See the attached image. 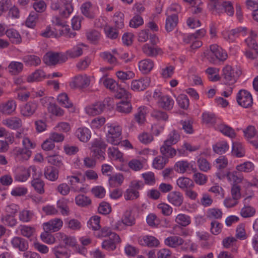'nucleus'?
I'll return each mask as SVG.
<instances>
[{"label":"nucleus","instance_id":"obj_1","mask_svg":"<svg viewBox=\"0 0 258 258\" xmlns=\"http://www.w3.org/2000/svg\"><path fill=\"white\" fill-rule=\"evenodd\" d=\"M208 7L209 11L214 15H220L224 12L229 16L234 14L232 3L226 0H208Z\"/></svg>","mask_w":258,"mask_h":258},{"label":"nucleus","instance_id":"obj_2","mask_svg":"<svg viewBox=\"0 0 258 258\" xmlns=\"http://www.w3.org/2000/svg\"><path fill=\"white\" fill-rule=\"evenodd\" d=\"M204 55L212 63H216L218 60L224 61L227 57L226 52L216 44L210 45V49L205 51Z\"/></svg>","mask_w":258,"mask_h":258},{"label":"nucleus","instance_id":"obj_3","mask_svg":"<svg viewBox=\"0 0 258 258\" xmlns=\"http://www.w3.org/2000/svg\"><path fill=\"white\" fill-rule=\"evenodd\" d=\"M112 99L107 98L103 102L98 101L88 105L85 108L86 113L90 116H95L101 114L104 110L105 105H111Z\"/></svg>","mask_w":258,"mask_h":258},{"label":"nucleus","instance_id":"obj_4","mask_svg":"<svg viewBox=\"0 0 258 258\" xmlns=\"http://www.w3.org/2000/svg\"><path fill=\"white\" fill-rule=\"evenodd\" d=\"M106 146V144L101 139H95L91 143L90 147L92 156L100 160H104L105 159L104 155Z\"/></svg>","mask_w":258,"mask_h":258},{"label":"nucleus","instance_id":"obj_5","mask_svg":"<svg viewBox=\"0 0 258 258\" xmlns=\"http://www.w3.org/2000/svg\"><path fill=\"white\" fill-rule=\"evenodd\" d=\"M222 77L225 84L229 85L234 84L241 74L240 71H235L230 66L227 65L223 69Z\"/></svg>","mask_w":258,"mask_h":258},{"label":"nucleus","instance_id":"obj_6","mask_svg":"<svg viewBox=\"0 0 258 258\" xmlns=\"http://www.w3.org/2000/svg\"><path fill=\"white\" fill-rule=\"evenodd\" d=\"M121 128L120 126H110L106 135L107 141L114 145H119L121 141Z\"/></svg>","mask_w":258,"mask_h":258},{"label":"nucleus","instance_id":"obj_7","mask_svg":"<svg viewBox=\"0 0 258 258\" xmlns=\"http://www.w3.org/2000/svg\"><path fill=\"white\" fill-rule=\"evenodd\" d=\"M68 59L66 55L62 53L48 52L44 56L45 63L49 65H55L57 63L65 62Z\"/></svg>","mask_w":258,"mask_h":258},{"label":"nucleus","instance_id":"obj_8","mask_svg":"<svg viewBox=\"0 0 258 258\" xmlns=\"http://www.w3.org/2000/svg\"><path fill=\"white\" fill-rule=\"evenodd\" d=\"M237 102L239 105L244 108H248L252 104L251 95L245 90H240L237 94Z\"/></svg>","mask_w":258,"mask_h":258},{"label":"nucleus","instance_id":"obj_9","mask_svg":"<svg viewBox=\"0 0 258 258\" xmlns=\"http://www.w3.org/2000/svg\"><path fill=\"white\" fill-rule=\"evenodd\" d=\"M214 165L217 169L216 174L217 177L220 179H224L226 176V172L223 170L228 165V160L224 156H221L215 161Z\"/></svg>","mask_w":258,"mask_h":258},{"label":"nucleus","instance_id":"obj_10","mask_svg":"<svg viewBox=\"0 0 258 258\" xmlns=\"http://www.w3.org/2000/svg\"><path fill=\"white\" fill-rule=\"evenodd\" d=\"M81 173L76 174L73 175H68L67 176L68 184L71 189V191L74 192H84L85 188L83 187H79L77 184L81 182L80 176Z\"/></svg>","mask_w":258,"mask_h":258},{"label":"nucleus","instance_id":"obj_11","mask_svg":"<svg viewBox=\"0 0 258 258\" xmlns=\"http://www.w3.org/2000/svg\"><path fill=\"white\" fill-rule=\"evenodd\" d=\"M150 78L147 77L139 80H134L132 82L131 87L134 91H142L150 85Z\"/></svg>","mask_w":258,"mask_h":258},{"label":"nucleus","instance_id":"obj_12","mask_svg":"<svg viewBox=\"0 0 258 258\" xmlns=\"http://www.w3.org/2000/svg\"><path fill=\"white\" fill-rule=\"evenodd\" d=\"M38 106V104L36 102L29 101L21 107V114L25 117H31L36 112Z\"/></svg>","mask_w":258,"mask_h":258},{"label":"nucleus","instance_id":"obj_13","mask_svg":"<svg viewBox=\"0 0 258 258\" xmlns=\"http://www.w3.org/2000/svg\"><path fill=\"white\" fill-rule=\"evenodd\" d=\"M120 242V238L117 234H112L108 239L102 243V247L107 250H113L116 248V244Z\"/></svg>","mask_w":258,"mask_h":258},{"label":"nucleus","instance_id":"obj_14","mask_svg":"<svg viewBox=\"0 0 258 258\" xmlns=\"http://www.w3.org/2000/svg\"><path fill=\"white\" fill-rule=\"evenodd\" d=\"M52 252L55 258H70L71 250L62 244H58L52 248Z\"/></svg>","mask_w":258,"mask_h":258},{"label":"nucleus","instance_id":"obj_15","mask_svg":"<svg viewBox=\"0 0 258 258\" xmlns=\"http://www.w3.org/2000/svg\"><path fill=\"white\" fill-rule=\"evenodd\" d=\"M63 222L59 218H55L43 224V228L47 232H54L58 231L62 226Z\"/></svg>","mask_w":258,"mask_h":258},{"label":"nucleus","instance_id":"obj_16","mask_svg":"<svg viewBox=\"0 0 258 258\" xmlns=\"http://www.w3.org/2000/svg\"><path fill=\"white\" fill-rule=\"evenodd\" d=\"M16 102L13 100H10L0 104V112L5 115H11L16 110Z\"/></svg>","mask_w":258,"mask_h":258},{"label":"nucleus","instance_id":"obj_17","mask_svg":"<svg viewBox=\"0 0 258 258\" xmlns=\"http://www.w3.org/2000/svg\"><path fill=\"white\" fill-rule=\"evenodd\" d=\"M183 199V195L178 191H171L167 196L168 201L172 205L177 207L182 205Z\"/></svg>","mask_w":258,"mask_h":258},{"label":"nucleus","instance_id":"obj_18","mask_svg":"<svg viewBox=\"0 0 258 258\" xmlns=\"http://www.w3.org/2000/svg\"><path fill=\"white\" fill-rule=\"evenodd\" d=\"M2 123L9 128L17 130L22 126V121L20 118L17 116L10 117L2 121Z\"/></svg>","mask_w":258,"mask_h":258},{"label":"nucleus","instance_id":"obj_19","mask_svg":"<svg viewBox=\"0 0 258 258\" xmlns=\"http://www.w3.org/2000/svg\"><path fill=\"white\" fill-rule=\"evenodd\" d=\"M139 243L149 247H157L159 244V241L155 237L151 235H145L139 238Z\"/></svg>","mask_w":258,"mask_h":258},{"label":"nucleus","instance_id":"obj_20","mask_svg":"<svg viewBox=\"0 0 258 258\" xmlns=\"http://www.w3.org/2000/svg\"><path fill=\"white\" fill-rule=\"evenodd\" d=\"M11 243L14 248L18 249L21 251H25L28 248L27 241L20 237L15 236L13 237L11 241Z\"/></svg>","mask_w":258,"mask_h":258},{"label":"nucleus","instance_id":"obj_21","mask_svg":"<svg viewBox=\"0 0 258 258\" xmlns=\"http://www.w3.org/2000/svg\"><path fill=\"white\" fill-rule=\"evenodd\" d=\"M75 135L81 142L86 143L90 139L91 133L88 128L82 127L76 130Z\"/></svg>","mask_w":258,"mask_h":258},{"label":"nucleus","instance_id":"obj_22","mask_svg":"<svg viewBox=\"0 0 258 258\" xmlns=\"http://www.w3.org/2000/svg\"><path fill=\"white\" fill-rule=\"evenodd\" d=\"M178 186L182 190L185 191L188 188H192L195 186L194 181L186 177H180L176 181Z\"/></svg>","mask_w":258,"mask_h":258},{"label":"nucleus","instance_id":"obj_23","mask_svg":"<svg viewBox=\"0 0 258 258\" xmlns=\"http://www.w3.org/2000/svg\"><path fill=\"white\" fill-rule=\"evenodd\" d=\"M23 63L19 61H12L9 63L7 69L8 72L11 75L15 76L21 73L23 70Z\"/></svg>","mask_w":258,"mask_h":258},{"label":"nucleus","instance_id":"obj_24","mask_svg":"<svg viewBox=\"0 0 258 258\" xmlns=\"http://www.w3.org/2000/svg\"><path fill=\"white\" fill-rule=\"evenodd\" d=\"M45 177L51 181H56L59 175L58 170L52 166L46 167L44 171Z\"/></svg>","mask_w":258,"mask_h":258},{"label":"nucleus","instance_id":"obj_25","mask_svg":"<svg viewBox=\"0 0 258 258\" xmlns=\"http://www.w3.org/2000/svg\"><path fill=\"white\" fill-rule=\"evenodd\" d=\"M154 65L153 61L149 58L141 60L138 64L140 71L144 74L150 72L153 69Z\"/></svg>","mask_w":258,"mask_h":258},{"label":"nucleus","instance_id":"obj_26","mask_svg":"<svg viewBox=\"0 0 258 258\" xmlns=\"http://www.w3.org/2000/svg\"><path fill=\"white\" fill-rule=\"evenodd\" d=\"M184 240L179 236H171L167 237L164 240V243L167 246L175 248L183 244Z\"/></svg>","mask_w":258,"mask_h":258},{"label":"nucleus","instance_id":"obj_27","mask_svg":"<svg viewBox=\"0 0 258 258\" xmlns=\"http://www.w3.org/2000/svg\"><path fill=\"white\" fill-rule=\"evenodd\" d=\"M160 152L165 158H173L176 154V151L172 147V145H169L165 143L160 147Z\"/></svg>","mask_w":258,"mask_h":258},{"label":"nucleus","instance_id":"obj_28","mask_svg":"<svg viewBox=\"0 0 258 258\" xmlns=\"http://www.w3.org/2000/svg\"><path fill=\"white\" fill-rule=\"evenodd\" d=\"M178 20V16L176 14L168 16L166 20V30L168 32L172 31L177 26Z\"/></svg>","mask_w":258,"mask_h":258},{"label":"nucleus","instance_id":"obj_29","mask_svg":"<svg viewBox=\"0 0 258 258\" xmlns=\"http://www.w3.org/2000/svg\"><path fill=\"white\" fill-rule=\"evenodd\" d=\"M30 177L29 168L20 167L15 175V179L20 182H25Z\"/></svg>","mask_w":258,"mask_h":258},{"label":"nucleus","instance_id":"obj_30","mask_svg":"<svg viewBox=\"0 0 258 258\" xmlns=\"http://www.w3.org/2000/svg\"><path fill=\"white\" fill-rule=\"evenodd\" d=\"M174 101L169 96H162L158 101L159 106L165 110H170L173 108Z\"/></svg>","mask_w":258,"mask_h":258},{"label":"nucleus","instance_id":"obj_31","mask_svg":"<svg viewBox=\"0 0 258 258\" xmlns=\"http://www.w3.org/2000/svg\"><path fill=\"white\" fill-rule=\"evenodd\" d=\"M58 1L64 8V10L61 12V15L65 18L68 17L73 11V0H58Z\"/></svg>","mask_w":258,"mask_h":258},{"label":"nucleus","instance_id":"obj_32","mask_svg":"<svg viewBox=\"0 0 258 258\" xmlns=\"http://www.w3.org/2000/svg\"><path fill=\"white\" fill-rule=\"evenodd\" d=\"M57 101L59 104L62 106L71 109V112H74L75 108L74 107L73 104L69 99L67 94L62 93L59 95L57 97Z\"/></svg>","mask_w":258,"mask_h":258},{"label":"nucleus","instance_id":"obj_33","mask_svg":"<svg viewBox=\"0 0 258 258\" xmlns=\"http://www.w3.org/2000/svg\"><path fill=\"white\" fill-rule=\"evenodd\" d=\"M225 174V177H227L228 180L232 182L233 184L237 185L238 183H240L243 179L242 175L237 171H228L226 172Z\"/></svg>","mask_w":258,"mask_h":258},{"label":"nucleus","instance_id":"obj_34","mask_svg":"<svg viewBox=\"0 0 258 258\" xmlns=\"http://www.w3.org/2000/svg\"><path fill=\"white\" fill-rule=\"evenodd\" d=\"M5 33L12 43L17 44L21 42L22 38L21 35L16 30L10 29L7 30Z\"/></svg>","mask_w":258,"mask_h":258},{"label":"nucleus","instance_id":"obj_35","mask_svg":"<svg viewBox=\"0 0 258 258\" xmlns=\"http://www.w3.org/2000/svg\"><path fill=\"white\" fill-rule=\"evenodd\" d=\"M74 82L77 87L86 88L89 85L90 80L86 75H80L75 78Z\"/></svg>","mask_w":258,"mask_h":258},{"label":"nucleus","instance_id":"obj_36","mask_svg":"<svg viewBox=\"0 0 258 258\" xmlns=\"http://www.w3.org/2000/svg\"><path fill=\"white\" fill-rule=\"evenodd\" d=\"M142 50L146 55L150 57L156 56L161 52L160 48L150 46L149 44H144L142 47Z\"/></svg>","mask_w":258,"mask_h":258},{"label":"nucleus","instance_id":"obj_37","mask_svg":"<svg viewBox=\"0 0 258 258\" xmlns=\"http://www.w3.org/2000/svg\"><path fill=\"white\" fill-rule=\"evenodd\" d=\"M147 107L141 106L138 108L137 112L135 114V120L140 125L143 124L146 120Z\"/></svg>","mask_w":258,"mask_h":258},{"label":"nucleus","instance_id":"obj_38","mask_svg":"<svg viewBox=\"0 0 258 258\" xmlns=\"http://www.w3.org/2000/svg\"><path fill=\"white\" fill-rule=\"evenodd\" d=\"M100 82L107 89L112 92H115L119 85L118 83L113 79L104 77L100 80Z\"/></svg>","mask_w":258,"mask_h":258},{"label":"nucleus","instance_id":"obj_39","mask_svg":"<svg viewBox=\"0 0 258 258\" xmlns=\"http://www.w3.org/2000/svg\"><path fill=\"white\" fill-rule=\"evenodd\" d=\"M257 35L254 31H250V36L245 39V42L247 46L254 50V53L258 55V45L256 43L254 38L256 37Z\"/></svg>","mask_w":258,"mask_h":258},{"label":"nucleus","instance_id":"obj_40","mask_svg":"<svg viewBox=\"0 0 258 258\" xmlns=\"http://www.w3.org/2000/svg\"><path fill=\"white\" fill-rule=\"evenodd\" d=\"M84 46L83 43L79 44L73 47L72 49L68 50L66 52V56L67 57L75 58L81 56L83 53L82 46Z\"/></svg>","mask_w":258,"mask_h":258},{"label":"nucleus","instance_id":"obj_41","mask_svg":"<svg viewBox=\"0 0 258 258\" xmlns=\"http://www.w3.org/2000/svg\"><path fill=\"white\" fill-rule=\"evenodd\" d=\"M132 110V106L129 99L120 101L117 104L116 110L119 112L128 113Z\"/></svg>","mask_w":258,"mask_h":258},{"label":"nucleus","instance_id":"obj_42","mask_svg":"<svg viewBox=\"0 0 258 258\" xmlns=\"http://www.w3.org/2000/svg\"><path fill=\"white\" fill-rule=\"evenodd\" d=\"M217 130L225 136L231 138H234L236 136L234 130L230 126L224 124H220L217 127Z\"/></svg>","mask_w":258,"mask_h":258},{"label":"nucleus","instance_id":"obj_43","mask_svg":"<svg viewBox=\"0 0 258 258\" xmlns=\"http://www.w3.org/2000/svg\"><path fill=\"white\" fill-rule=\"evenodd\" d=\"M192 167L190 164L187 161H179L177 162L174 165V170L180 173H184L190 168Z\"/></svg>","mask_w":258,"mask_h":258},{"label":"nucleus","instance_id":"obj_44","mask_svg":"<svg viewBox=\"0 0 258 258\" xmlns=\"http://www.w3.org/2000/svg\"><path fill=\"white\" fill-rule=\"evenodd\" d=\"M45 78L44 72L41 70H38L27 77V81L29 83L40 81Z\"/></svg>","mask_w":258,"mask_h":258},{"label":"nucleus","instance_id":"obj_45","mask_svg":"<svg viewBox=\"0 0 258 258\" xmlns=\"http://www.w3.org/2000/svg\"><path fill=\"white\" fill-rule=\"evenodd\" d=\"M15 154L19 158L27 160L31 155V151L28 148H16L15 151Z\"/></svg>","mask_w":258,"mask_h":258},{"label":"nucleus","instance_id":"obj_46","mask_svg":"<svg viewBox=\"0 0 258 258\" xmlns=\"http://www.w3.org/2000/svg\"><path fill=\"white\" fill-rule=\"evenodd\" d=\"M121 220L124 225L132 226L135 224L136 220L135 217L132 215L131 210H126L124 212Z\"/></svg>","mask_w":258,"mask_h":258},{"label":"nucleus","instance_id":"obj_47","mask_svg":"<svg viewBox=\"0 0 258 258\" xmlns=\"http://www.w3.org/2000/svg\"><path fill=\"white\" fill-rule=\"evenodd\" d=\"M195 174L193 175V179L195 183L198 185H204L208 180L207 176L200 172H197L196 168H192Z\"/></svg>","mask_w":258,"mask_h":258},{"label":"nucleus","instance_id":"obj_48","mask_svg":"<svg viewBox=\"0 0 258 258\" xmlns=\"http://www.w3.org/2000/svg\"><path fill=\"white\" fill-rule=\"evenodd\" d=\"M180 138V136L178 132L173 130L169 134L167 139L164 143L172 146L176 144L179 141Z\"/></svg>","mask_w":258,"mask_h":258},{"label":"nucleus","instance_id":"obj_49","mask_svg":"<svg viewBox=\"0 0 258 258\" xmlns=\"http://www.w3.org/2000/svg\"><path fill=\"white\" fill-rule=\"evenodd\" d=\"M124 177L123 175L120 174H116L113 175H111L109 178V185L112 187H117L120 186L123 182Z\"/></svg>","mask_w":258,"mask_h":258},{"label":"nucleus","instance_id":"obj_50","mask_svg":"<svg viewBox=\"0 0 258 258\" xmlns=\"http://www.w3.org/2000/svg\"><path fill=\"white\" fill-rule=\"evenodd\" d=\"M82 14L89 19H93L95 14L92 11V5L90 2L83 4L81 8Z\"/></svg>","mask_w":258,"mask_h":258},{"label":"nucleus","instance_id":"obj_51","mask_svg":"<svg viewBox=\"0 0 258 258\" xmlns=\"http://www.w3.org/2000/svg\"><path fill=\"white\" fill-rule=\"evenodd\" d=\"M254 169V164L249 161H246L243 163L236 166V169L238 172L248 173L252 171Z\"/></svg>","mask_w":258,"mask_h":258},{"label":"nucleus","instance_id":"obj_52","mask_svg":"<svg viewBox=\"0 0 258 258\" xmlns=\"http://www.w3.org/2000/svg\"><path fill=\"white\" fill-rule=\"evenodd\" d=\"M175 221L178 224L183 227H186L191 222L190 217L184 214H179L175 218Z\"/></svg>","mask_w":258,"mask_h":258},{"label":"nucleus","instance_id":"obj_53","mask_svg":"<svg viewBox=\"0 0 258 258\" xmlns=\"http://www.w3.org/2000/svg\"><path fill=\"white\" fill-rule=\"evenodd\" d=\"M115 27L119 29L124 27V14L120 12H116L113 17Z\"/></svg>","mask_w":258,"mask_h":258},{"label":"nucleus","instance_id":"obj_54","mask_svg":"<svg viewBox=\"0 0 258 258\" xmlns=\"http://www.w3.org/2000/svg\"><path fill=\"white\" fill-rule=\"evenodd\" d=\"M114 97L117 99H125L128 100L131 98V94L124 88H121L119 85L118 88L115 90Z\"/></svg>","mask_w":258,"mask_h":258},{"label":"nucleus","instance_id":"obj_55","mask_svg":"<svg viewBox=\"0 0 258 258\" xmlns=\"http://www.w3.org/2000/svg\"><path fill=\"white\" fill-rule=\"evenodd\" d=\"M213 148L215 153L222 154L229 149V146L226 142L221 141L214 145Z\"/></svg>","mask_w":258,"mask_h":258},{"label":"nucleus","instance_id":"obj_56","mask_svg":"<svg viewBox=\"0 0 258 258\" xmlns=\"http://www.w3.org/2000/svg\"><path fill=\"white\" fill-rule=\"evenodd\" d=\"M1 220L4 224L11 227H14L17 223V221L14 215L10 214L2 216Z\"/></svg>","mask_w":258,"mask_h":258},{"label":"nucleus","instance_id":"obj_57","mask_svg":"<svg viewBox=\"0 0 258 258\" xmlns=\"http://www.w3.org/2000/svg\"><path fill=\"white\" fill-rule=\"evenodd\" d=\"M60 236V240L62 241L65 245L70 247H74L76 244V239L72 236H68L63 233H58Z\"/></svg>","mask_w":258,"mask_h":258},{"label":"nucleus","instance_id":"obj_58","mask_svg":"<svg viewBox=\"0 0 258 258\" xmlns=\"http://www.w3.org/2000/svg\"><path fill=\"white\" fill-rule=\"evenodd\" d=\"M31 185L37 193L43 194L44 192V183L41 179H33L31 181Z\"/></svg>","mask_w":258,"mask_h":258},{"label":"nucleus","instance_id":"obj_59","mask_svg":"<svg viewBox=\"0 0 258 258\" xmlns=\"http://www.w3.org/2000/svg\"><path fill=\"white\" fill-rule=\"evenodd\" d=\"M168 161L166 158L162 156H159L156 157L153 160V166L157 169H162L166 165Z\"/></svg>","mask_w":258,"mask_h":258},{"label":"nucleus","instance_id":"obj_60","mask_svg":"<svg viewBox=\"0 0 258 258\" xmlns=\"http://www.w3.org/2000/svg\"><path fill=\"white\" fill-rule=\"evenodd\" d=\"M222 216V212L219 209L211 208L207 212V217L210 219H219Z\"/></svg>","mask_w":258,"mask_h":258},{"label":"nucleus","instance_id":"obj_61","mask_svg":"<svg viewBox=\"0 0 258 258\" xmlns=\"http://www.w3.org/2000/svg\"><path fill=\"white\" fill-rule=\"evenodd\" d=\"M75 202L77 205L81 207L88 206L91 203V200L90 198L82 195H78L76 197Z\"/></svg>","mask_w":258,"mask_h":258},{"label":"nucleus","instance_id":"obj_62","mask_svg":"<svg viewBox=\"0 0 258 258\" xmlns=\"http://www.w3.org/2000/svg\"><path fill=\"white\" fill-rule=\"evenodd\" d=\"M108 154L110 158L120 160L122 158V154L117 148L112 147L108 149Z\"/></svg>","mask_w":258,"mask_h":258},{"label":"nucleus","instance_id":"obj_63","mask_svg":"<svg viewBox=\"0 0 258 258\" xmlns=\"http://www.w3.org/2000/svg\"><path fill=\"white\" fill-rule=\"evenodd\" d=\"M48 162L57 167L63 165L62 157L58 155H49L47 157Z\"/></svg>","mask_w":258,"mask_h":258},{"label":"nucleus","instance_id":"obj_64","mask_svg":"<svg viewBox=\"0 0 258 258\" xmlns=\"http://www.w3.org/2000/svg\"><path fill=\"white\" fill-rule=\"evenodd\" d=\"M116 28H113L109 26H106L104 28V32L107 37L114 39L117 38L118 36V31Z\"/></svg>","mask_w":258,"mask_h":258}]
</instances>
